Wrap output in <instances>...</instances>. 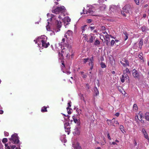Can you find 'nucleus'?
<instances>
[{
	"label": "nucleus",
	"instance_id": "obj_1",
	"mask_svg": "<svg viewBox=\"0 0 149 149\" xmlns=\"http://www.w3.org/2000/svg\"><path fill=\"white\" fill-rule=\"evenodd\" d=\"M47 37L45 36H41L36 40L39 47H43L46 48L49 45V42H47Z\"/></svg>",
	"mask_w": 149,
	"mask_h": 149
},
{
	"label": "nucleus",
	"instance_id": "obj_2",
	"mask_svg": "<svg viewBox=\"0 0 149 149\" xmlns=\"http://www.w3.org/2000/svg\"><path fill=\"white\" fill-rule=\"evenodd\" d=\"M65 8L63 6H61L57 7L52 10V12L56 14H58L60 13H63L65 12Z\"/></svg>",
	"mask_w": 149,
	"mask_h": 149
},
{
	"label": "nucleus",
	"instance_id": "obj_3",
	"mask_svg": "<svg viewBox=\"0 0 149 149\" xmlns=\"http://www.w3.org/2000/svg\"><path fill=\"white\" fill-rule=\"evenodd\" d=\"M10 141H12V143L13 144L18 143L19 140L17 134H14L12 135L11 138L9 139Z\"/></svg>",
	"mask_w": 149,
	"mask_h": 149
},
{
	"label": "nucleus",
	"instance_id": "obj_4",
	"mask_svg": "<svg viewBox=\"0 0 149 149\" xmlns=\"http://www.w3.org/2000/svg\"><path fill=\"white\" fill-rule=\"evenodd\" d=\"M133 8V6L129 4H127L125 5L123 8V10L126 13H129V11H131Z\"/></svg>",
	"mask_w": 149,
	"mask_h": 149
},
{
	"label": "nucleus",
	"instance_id": "obj_5",
	"mask_svg": "<svg viewBox=\"0 0 149 149\" xmlns=\"http://www.w3.org/2000/svg\"><path fill=\"white\" fill-rule=\"evenodd\" d=\"M107 123L110 126H116L115 124H118L117 120H115V119L113 118L112 120L107 119Z\"/></svg>",
	"mask_w": 149,
	"mask_h": 149
},
{
	"label": "nucleus",
	"instance_id": "obj_6",
	"mask_svg": "<svg viewBox=\"0 0 149 149\" xmlns=\"http://www.w3.org/2000/svg\"><path fill=\"white\" fill-rule=\"evenodd\" d=\"M140 72H139L135 69L133 70L132 74L133 77L135 79H139L140 76Z\"/></svg>",
	"mask_w": 149,
	"mask_h": 149
},
{
	"label": "nucleus",
	"instance_id": "obj_7",
	"mask_svg": "<svg viewBox=\"0 0 149 149\" xmlns=\"http://www.w3.org/2000/svg\"><path fill=\"white\" fill-rule=\"evenodd\" d=\"M94 59L93 57L92 56L91 58H89V60L88 61V62H89L88 64L90 66L91 65V67L90 68L91 70H92L93 69V66H94Z\"/></svg>",
	"mask_w": 149,
	"mask_h": 149
},
{
	"label": "nucleus",
	"instance_id": "obj_8",
	"mask_svg": "<svg viewBox=\"0 0 149 149\" xmlns=\"http://www.w3.org/2000/svg\"><path fill=\"white\" fill-rule=\"evenodd\" d=\"M89 36L90 38H89V40L87 41L90 43H92L93 42V41L95 39L96 36H95L94 34L92 33L90 34Z\"/></svg>",
	"mask_w": 149,
	"mask_h": 149
},
{
	"label": "nucleus",
	"instance_id": "obj_9",
	"mask_svg": "<svg viewBox=\"0 0 149 149\" xmlns=\"http://www.w3.org/2000/svg\"><path fill=\"white\" fill-rule=\"evenodd\" d=\"M120 79L121 82L124 83L125 80L127 79H129V77L127 74L124 73L122 75Z\"/></svg>",
	"mask_w": 149,
	"mask_h": 149
},
{
	"label": "nucleus",
	"instance_id": "obj_10",
	"mask_svg": "<svg viewBox=\"0 0 149 149\" xmlns=\"http://www.w3.org/2000/svg\"><path fill=\"white\" fill-rule=\"evenodd\" d=\"M83 13L84 14H88L89 15H92L93 16L95 15L94 13V12L91 9H89L86 12L84 11V10H83Z\"/></svg>",
	"mask_w": 149,
	"mask_h": 149
},
{
	"label": "nucleus",
	"instance_id": "obj_11",
	"mask_svg": "<svg viewBox=\"0 0 149 149\" xmlns=\"http://www.w3.org/2000/svg\"><path fill=\"white\" fill-rule=\"evenodd\" d=\"M73 34V32L70 30H68L65 33L64 36L66 38H69V36H72Z\"/></svg>",
	"mask_w": 149,
	"mask_h": 149
},
{
	"label": "nucleus",
	"instance_id": "obj_12",
	"mask_svg": "<svg viewBox=\"0 0 149 149\" xmlns=\"http://www.w3.org/2000/svg\"><path fill=\"white\" fill-rule=\"evenodd\" d=\"M56 24L57 28L58 29L57 31L58 32L60 31V28H61L62 26V23L61 21L57 20L56 21Z\"/></svg>",
	"mask_w": 149,
	"mask_h": 149
},
{
	"label": "nucleus",
	"instance_id": "obj_13",
	"mask_svg": "<svg viewBox=\"0 0 149 149\" xmlns=\"http://www.w3.org/2000/svg\"><path fill=\"white\" fill-rule=\"evenodd\" d=\"M123 61H124L125 63H123L122 61H120V63L124 67H126L127 65H129V62L127 60L124 59L123 60Z\"/></svg>",
	"mask_w": 149,
	"mask_h": 149
},
{
	"label": "nucleus",
	"instance_id": "obj_14",
	"mask_svg": "<svg viewBox=\"0 0 149 149\" xmlns=\"http://www.w3.org/2000/svg\"><path fill=\"white\" fill-rule=\"evenodd\" d=\"M64 51H63V49L62 50V51H61V53L59 52V56H61L62 57H63V55H66V56H68V55H70L69 53L67 52V53L65 52L64 53Z\"/></svg>",
	"mask_w": 149,
	"mask_h": 149
},
{
	"label": "nucleus",
	"instance_id": "obj_15",
	"mask_svg": "<svg viewBox=\"0 0 149 149\" xmlns=\"http://www.w3.org/2000/svg\"><path fill=\"white\" fill-rule=\"evenodd\" d=\"M141 30L143 32H146L147 31H148L149 29L148 28V27H147L143 25L141 28Z\"/></svg>",
	"mask_w": 149,
	"mask_h": 149
},
{
	"label": "nucleus",
	"instance_id": "obj_16",
	"mask_svg": "<svg viewBox=\"0 0 149 149\" xmlns=\"http://www.w3.org/2000/svg\"><path fill=\"white\" fill-rule=\"evenodd\" d=\"M142 132L144 135L145 138H148V136L146 130L144 129L143 128L142 129Z\"/></svg>",
	"mask_w": 149,
	"mask_h": 149
},
{
	"label": "nucleus",
	"instance_id": "obj_17",
	"mask_svg": "<svg viewBox=\"0 0 149 149\" xmlns=\"http://www.w3.org/2000/svg\"><path fill=\"white\" fill-rule=\"evenodd\" d=\"M65 23L67 22L66 24L68 25L69 24V22L71 21L70 19L68 17H67L64 18Z\"/></svg>",
	"mask_w": 149,
	"mask_h": 149
},
{
	"label": "nucleus",
	"instance_id": "obj_18",
	"mask_svg": "<svg viewBox=\"0 0 149 149\" xmlns=\"http://www.w3.org/2000/svg\"><path fill=\"white\" fill-rule=\"evenodd\" d=\"M143 45V40L142 39H140L139 42V47L140 49H141L142 46Z\"/></svg>",
	"mask_w": 149,
	"mask_h": 149
},
{
	"label": "nucleus",
	"instance_id": "obj_19",
	"mask_svg": "<svg viewBox=\"0 0 149 149\" xmlns=\"http://www.w3.org/2000/svg\"><path fill=\"white\" fill-rule=\"evenodd\" d=\"M65 48H64V49L67 48L68 50L70 52V50L71 49V46L68 44H66L65 47Z\"/></svg>",
	"mask_w": 149,
	"mask_h": 149
},
{
	"label": "nucleus",
	"instance_id": "obj_20",
	"mask_svg": "<svg viewBox=\"0 0 149 149\" xmlns=\"http://www.w3.org/2000/svg\"><path fill=\"white\" fill-rule=\"evenodd\" d=\"M100 41L97 38H96L95 39V41L94 42V45L96 46H98L99 45H100Z\"/></svg>",
	"mask_w": 149,
	"mask_h": 149
},
{
	"label": "nucleus",
	"instance_id": "obj_21",
	"mask_svg": "<svg viewBox=\"0 0 149 149\" xmlns=\"http://www.w3.org/2000/svg\"><path fill=\"white\" fill-rule=\"evenodd\" d=\"M123 33L124 35V38H125V40H126L128 38V34L126 32L124 31L123 32Z\"/></svg>",
	"mask_w": 149,
	"mask_h": 149
},
{
	"label": "nucleus",
	"instance_id": "obj_22",
	"mask_svg": "<svg viewBox=\"0 0 149 149\" xmlns=\"http://www.w3.org/2000/svg\"><path fill=\"white\" fill-rule=\"evenodd\" d=\"M47 107H46L45 106H44L42 107L41 109V111L42 112H45L47 111Z\"/></svg>",
	"mask_w": 149,
	"mask_h": 149
},
{
	"label": "nucleus",
	"instance_id": "obj_23",
	"mask_svg": "<svg viewBox=\"0 0 149 149\" xmlns=\"http://www.w3.org/2000/svg\"><path fill=\"white\" fill-rule=\"evenodd\" d=\"M65 132H67L68 134H69L70 132V128L69 127H65Z\"/></svg>",
	"mask_w": 149,
	"mask_h": 149
},
{
	"label": "nucleus",
	"instance_id": "obj_24",
	"mask_svg": "<svg viewBox=\"0 0 149 149\" xmlns=\"http://www.w3.org/2000/svg\"><path fill=\"white\" fill-rule=\"evenodd\" d=\"M94 89L95 93L96 94V95H97L99 94V92L97 88L96 87H95L94 88Z\"/></svg>",
	"mask_w": 149,
	"mask_h": 149
},
{
	"label": "nucleus",
	"instance_id": "obj_25",
	"mask_svg": "<svg viewBox=\"0 0 149 149\" xmlns=\"http://www.w3.org/2000/svg\"><path fill=\"white\" fill-rule=\"evenodd\" d=\"M138 57L140 59L144 61L143 57V54L142 53H141L139 54Z\"/></svg>",
	"mask_w": 149,
	"mask_h": 149
},
{
	"label": "nucleus",
	"instance_id": "obj_26",
	"mask_svg": "<svg viewBox=\"0 0 149 149\" xmlns=\"http://www.w3.org/2000/svg\"><path fill=\"white\" fill-rule=\"evenodd\" d=\"M15 146L14 145H10V146H8L7 147V149H14L15 147Z\"/></svg>",
	"mask_w": 149,
	"mask_h": 149
},
{
	"label": "nucleus",
	"instance_id": "obj_27",
	"mask_svg": "<svg viewBox=\"0 0 149 149\" xmlns=\"http://www.w3.org/2000/svg\"><path fill=\"white\" fill-rule=\"evenodd\" d=\"M80 99L81 100H83L85 103H86V101L84 99V96L83 94H80Z\"/></svg>",
	"mask_w": 149,
	"mask_h": 149
},
{
	"label": "nucleus",
	"instance_id": "obj_28",
	"mask_svg": "<svg viewBox=\"0 0 149 149\" xmlns=\"http://www.w3.org/2000/svg\"><path fill=\"white\" fill-rule=\"evenodd\" d=\"M145 119L148 121H149V113H146L145 115Z\"/></svg>",
	"mask_w": 149,
	"mask_h": 149
},
{
	"label": "nucleus",
	"instance_id": "obj_29",
	"mask_svg": "<svg viewBox=\"0 0 149 149\" xmlns=\"http://www.w3.org/2000/svg\"><path fill=\"white\" fill-rule=\"evenodd\" d=\"M80 73L82 75V77L83 78H86L87 76V75L85 74H84V72H81Z\"/></svg>",
	"mask_w": 149,
	"mask_h": 149
},
{
	"label": "nucleus",
	"instance_id": "obj_30",
	"mask_svg": "<svg viewBox=\"0 0 149 149\" xmlns=\"http://www.w3.org/2000/svg\"><path fill=\"white\" fill-rule=\"evenodd\" d=\"M133 108L134 109L137 110L138 109L137 105L136 104H134L133 106Z\"/></svg>",
	"mask_w": 149,
	"mask_h": 149
},
{
	"label": "nucleus",
	"instance_id": "obj_31",
	"mask_svg": "<svg viewBox=\"0 0 149 149\" xmlns=\"http://www.w3.org/2000/svg\"><path fill=\"white\" fill-rule=\"evenodd\" d=\"M120 129L121 130V132L123 133V130L124 131V127L123 125H120L119 127Z\"/></svg>",
	"mask_w": 149,
	"mask_h": 149
},
{
	"label": "nucleus",
	"instance_id": "obj_32",
	"mask_svg": "<svg viewBox=\"0 0 149 149\" xmlns=\"http://www.w3.org/2000/svg\"><path fill=\"white\" fill-rule=\"evenodd\" d=\"M101 67L102 68H104L106 67V65L105 63L103 62H101L100 63Z\"/></svg>",
	"mask_w": 149,
	"mask_h": 149
},
{
	"label": "nucleus",
	"instance_id": "obj_33",
	"mask_svg": "<svg viewBox=\"0 0 149 149\" xmlns=\"http://www.w3.org/2000/svg\"><path fill=\"white\" fill-rule=\"evenodd\" d=\"M138 116H139L140 119H141L143 118V116L142 114V113H141V112H139V113H138Z\"/></svg>",
	"mask_w": 149,
	"mask_h": 149
},
{
	"label": "nucleus",
	"instance_id": "obj_34",
	"mask_svg": "<svg viewBox=\"0 0 149 149\" xmlns=\"http://www.w3.org/2000/svg\"><path fill=\"white\" fill-rule=\"evenodd\" d=\"M87 26V25H84L83 26H82L81 27V29L82 30V32H83L84 31H85V28Z\"/></svg>",
	"mask_w": 149,
	"mask_h": 149
},
{
	"label": "nucleus",
	"instance_id": "obj_35",
	"mask_svg": "<svg viewBox=\"0 0 149 149\" xmlns=\"http://www.w3.org/2000/svg\"><path fill=\"white\" fill-rule=\"evenodd\" d=\"M71 101H70V102H69L68 103V107H67L66 108L67 110H68V109H70L69 107H71Z\"/></svg>",
	"mask_w": 149,
	"mask_h": 149
},
{
	"label": "nucleus",
	"instance_id": "obj_36",
	"mask_svg": "<svg viewBox=\"0 0 149 149\" xmlns=\"http://www.w3.org/2000/svg\"><path fill=\"white\" fill-rule=\"evenodd\" d=\"M115 43V41L113 40H111V46H113L114 45Z\"/></svg>",
	"mask_w": 149,
	"mask_h": 149
},
{
	"label": "nucleus",
	"instance_id": "obj_37",
	"mask_svg": "<svg viewBox=\"0 0 149 149\" xmlns=\"http://www.w3.org/2000/svg\"><path fill=\"white\" fill-rule=\"evenodd\" d=\"M89 60V58H84L83 59V60L84 61V63H85L87 62L88 60Z\"/></svg>",
	"mask_w": 149,
	"mask_h": 149
},
{
	"label": "nucleus",
	"instance_id": "obj_38",
	"mask_svg": "<svg viewBox=\"0 0 149 149\" xmlns=\"http://www.w3.org/2000/svg\"><path fill=\"white\" fill-rule=\"evenodd\" d=\"M73 119L75 123H77L78 122V120L77 119L75 118V117L74 116L73 117Z\"/></svg>",
	"mask_w": 149,
	"mask_h": 149
},
{
	"label": "nucleus",
	"instance_id": "obj_39",
	"mask_svg": "<svg viewBox=\"0 0 149 149\" xmlns=\"http://www.w3.org/2000/svg\"><path fill=\"white\" fill-rule=\"evenodd\" d=\"M7 139L6 138H4L3 139L2 141L3 143H5L7 142Z\"/></svg>",
	"mask_w": 149,
	"mask_h": 149
},
{
	"label": "nucleus",
	"instance_id": "obj_40",
	"mask_svg": "<svg viewBox=\"0 0 149 149\" xmlns=\"http://www.w3.org/2000/svg\"><path fill=\"white\" fill-rule=\"evenodd\" d=\"M86 88L87 90H88L90 89V86L88 84H86Z\"/></svg>",
	"mask_w": 149,
	"mask_h": 149
},
{
	"label": "nucleus",
	"instance_id": "obj_41",
	"mask_svg": "<svg viewBox=\"0 0 149 149\" xmlns=\"http://www.w3.org/2000/svg\"><path fill=\"white\" fill-rule=\"evenodd\" d=\"M139 120V116L138 115H136L135 117V120L136 121V122L138 121V120Z\"/></svg>",
	"mask_w": 149,
	"mask_h": 149
},
{
	"label": "nucleus",
	"instance_id": "obj_42",
	"mask_svg": "<svg viewBox=\"0 0 149 149\" xmlns=\"http://www.w3.org/2000/svg\"><path fill=\"white\" fill-rule=\"evenodd\" d=\"M136 3L137 5H139V0H134Z\"/></svg>",
	"mask_w": 149,
	"mask_h": 149
},
{
	"label": "nucleus",
	"instance_id": "obj_43",
	"mask_svg": "<svg viewBox=\"0 0 149 149\" xmlns=\"http://www.w3.org/2000/svg\"><path fill=\"white\" fill-rule=\"evenodd\" d=\"M139 12V8H137L135 10V12L136 13H138Z\"/></svg>",
	"mask_w": 149,
	"mask_h": 149
},
{
	"label": "nucleus",
	"instance_id": "obj_44",
	"mask_svg": "<svg viewBox=\"0 0 149 149\" xmlns=\"http://www.w3.org/2000/svg\"><path fill=\"white\" fill-rule=\"evenodd\" d=\"M4 134L5 136H8L9 135L8 133L6 132H4Z\"/></svg>",
	"mask_w": 149,
	"mask_h": 149
},
{
	"label": "nucleus",
	"instance_id": "obj_45",
	"mask_svg": "<svg viewBox=\"0 0 149 149\" xmlns=\"http://www.w3.org/2000/svg\"><path fill=\"white\" fill-rule=\"evenodd\" d=\"M109 36L108 34H107L105 35V37L107 39H109Z\"/></svg>",
	"mask_w": 149,
	"mask_h": 149
},
{
	"label": "nucleus",
	"instance_id": "obj_46",
	"mask_svg": "<svg viewBox=\"0 0 149 149\" xmlns=\"http://www.w3.org/2000/svg\"><path fill=\"white\" fill-rule=\"evenodd\" d=\"M107 137H108V139L109 140H111V137L110 136L109 133H108L107 134Z\"/></svg>",
	"mask_w": 149,
	"mask_h": 149
},
{
	"label": "nucleus",
	"instance_id": "obj_47",
	"mask_svg": "<svg viewBox=\"0 0 149 149\" xmlns=\"http://www.w3.org/2000/svg\"><path fill=\"white\" fill-rule=\"evenodd\" d=\"M95 27L94 26H90L89 28L91 29V30L92 31L94 29Z\"/></svg>",
	"mask_w": 149,
	"mask_h": 149
},
{
	"label": "nucleus",
	"instance_id": "obj_48",
	"mask_svg": "<svg viewBox=\"0 0 149 149\" xmlns=\"http://www.w3.org/2000/svg\"><path fill=\"white\" fill-rule=\"evenodd\" d=\"M124 12H125L123 10V12H121V13L122 15H123L124 16H125V17H126V15L125 13Z\"/></svg>",
	"mask_w": 149,
	"mask_h": 149
},
{
	"label": "nucleus",
	"instance_id": "obj_49",
	"mask_svg": "<svg viewBox=\"0 0 149 149\" xmlns=\"http://www.w3.org/2000/svg\"><path fill=\"white\" fill-rule=\"evenodd\" d=\"M125 71L127 73H130V72L129 69L128 68H126L125 70Z\"/></svg>",
	"mask_w": 149,
	"mask_h": 149
},
{
	"label": "nucleus",
	"instance_id": "obj_50",
	"mask_svg": "<svg viewBox=\"0 0 149 149\" xmlns=\"http://www.w3.org/2000/svg\"><path fill=\"white\" fill-rule=\"evenodd\" d=\"M115 116H118L120 115V113L118 112H117L115 114Z\"/></svg>",
	"mask_w": 149,
	"mask_h": 149
},
{
	"label": "nucleus",
	"instance_id": "obj_51",
	"mask_svg": "<svg viewBox=\"0 0 149 149\" xmlns=\"http://www.w3.org/2000/svg\"><path fill=\"white\" fill-rule=\"evenodd\" d=\"M105 143H104V142H102L101 143V146H103L104 145Z\"/></svg>",
	"mask_w": 149,
	"mask_h": 149
},
{
	"label": "nucleus",
	"instance_id": "obj_52",
	"mask_svg": "<svg viewBox=\"0 0 149 149\" xmlns=\"http://www.w3.org/2000/svg\"><path fill=\"white\" fill-rule=\"evenodd\" d=\"M102 30H105L106 28L104 26H102Z\"/></svg>",
	"mask_w": 149,
	"mask_h": 149
},
{
	"label": "nucleus",
	"instance_id": "obj_53",
	"mask_svg": "<svg viewBox=\"0 0 149 149\" xmlns=\"http://www.w3.org/2000/svg\"><path fill=\"white\" fill-rule=\"evenodd\" d=\"M92 21V20L91 19H88V23L91 22Z\"/></svg>",
	"mask_w": 149,
	"mask_h": 149
},
{
	"label": "nucleus",
	"instance_id": "obj_54",
	"mask_svg": "<svg viewBox=\"0 0 149 149\" xmlns=\"http://www.w3.org/2000/svg\"><path fill=\"white\" fill-rule=\"evenodd\" d=\"M143 118L141 119H140L139 120H140L141 121V122L142 123H144V120H143V119H142Z\"/></svg>",
	"mask_w": 149,
	"mask_h": 149
},
{
	"label": "nucleus",
	"instance_id": "obj_55",
	"mask_svg": "<svg viewBox=\"0 0 149 149\" xmlns=\"http://www.w3.org/2000/svg\"><path fill=\"white\" fill-rule=\"evenodd\" d=\"M102 138H103V140L104 141V143H106V142L105 138H104V136H103L102 137Z\"/></svg>",
	"mask_w": 149,
	"mask_h": 149
},
{
	"label": "nucleus",
	"instance_id": "obj_56",
	"mask_svg": "<svg viewBox=\"0 0 149 149\" xmlns=\"http://www.w3.org/2000/svg\"><path fill=\"white\" fill-rule=\"evenodd\" d=\"M3 111L2 110H0V114H2L3 113Z\"/></svg>",
	"mask_w": 149,
	"mask_h": 149
},
{
	"label": "nucleus",
	"instance_id": "obj_57",
	"mask_svg": "<svg viewBox=\"0 0 149 149\" xmlns=\"http://www.w3.org/2000/svg\"><path fill=\"white\" fill-rule=\"evenodd\" d=\"M65 38H63L62 39V42H62V43H63L65 42Z\"/></svg>",
	"mask_w": 149,
	"mask_h": 149
},
{
	"label": "nucleus",
	"instance_id": "obj_58",
	"mask_svg": "<svg viewBox=\"0 0 149 149\" xmlns=\"http://www.w3.org/2000/svg\"><path fill=\"white\" fill-rule=\"evenodd\" d=\"M146 14H144L143 15V17L144 18H145L146 17Z\"/></svg>",
	"mask_w": 149,
	"mask_h": 149
},
{
	"label": "nucleus",
	"instance_id": "obj_59",
	"mask_svg": "<svg viewBox=\"0 0 149 149\" xmlns=\"http://www.w3.org/2000/svg\"><path fill=\"white\" fill-rule=\"evenodd\" d=\"M68 114H71V112L70 111H68Z\"/></svg>",
	"mask_w": 149,
	"mask_h": 149
},
{
	"label": "nucleus",
	"instance_id": "obj_60",
	"mask_svg": "<svg viewBox=\"0 0 149 149\" xmlns=\"http://www.w3.org/2000/svg\"><path fill=\"white\" fill-rule=\"evenodd\" d=\"M109 36L112 38H114V39H115V38L113 37L111 35H110Z\"/></svg>",
	"mask_w": 149,
	"mask_h": 149
},
{
	"label": "nucleus",
	"instance_id": "obj_61",
	"mask_svg": "<svg viewBox=\"0 0 149 149\" xmlns=\"http://www.w3.org/2000/svg\"><path fill=\"white\" fill-rule=\"evenodd\" d=\"M112 144L113 145L117 144L116 143V142H112Z\"/></svg>",
	"mask_w": 149,
	"mask_h": 149
},
{
	"label": "nucleus",
	"instance_id": "obj_62",
	"mask_svg": "<svg viewBox=\"0 0 149 149\" xmlns=\"http://www.w3.org/2000/svg\"><path fill=\"white\" fill-rule=\"evenodd\" d=\"M148 6V5L147 4H145V5L144 6V8H146V7Z\"/></svg>",
	"mask_w": 149,
	"mask_h": 149
},
{
	"label": "nucleus",
	"instance_id": "obj_63",
	"mask_svg": "<svg viewBox=\"0 0 149 149\" xmlns=\"http://www.w3.org/2000/svg\"><path fill=\"white\" fill-rule=\"evenodd\" d=\"M96 149H101V148L100 147H98L96 148Z\"/></svg>",
	"mask_w": 149,
	"mask_h": 149
},
{
	"label": "nucleus",
	"instance_id": "obj_64",
	"mask_svg": "<svg viewBox=\"0 0 149 149\" xmlns=\"http://www.w3.org/2000/svg\"><path fill=\"white\" fill-rule=\"evenodd\" d=\"M103 33L104 34H105V35L107 34H108L106 31H104L103 32Z\"/></svg>",
	"mask_w": 149,
	"mask_h": 149
}]
</instances>
